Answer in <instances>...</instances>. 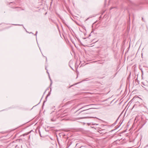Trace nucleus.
Segmentation results:
<instances>
[{
	"instance_id": "1",
	"label": "nucleus",
	"mask_w": 148,
	"mask_h": 148,
	"mask_svg": "<svg viewBox=\"0 0 148 148\" xmlns=\"http://www.w3.org/2000/svg\"><path fill=\"white\" fill-rule=\"evenodd\" d=\"M95 108H90L88 109L83 110L82 112H84L83 113V114H91L94 112V109Z\"/></svg>"
},
{
	"instance_id": "2",
	"label": "nucleus",
	"mask_w": 148,
	"mask_h": 148,
	"mask_svg": "<svg viewBox=\"0 0 148 148\" xmlns=\"http://www.w3.org/2000/svg\"><path fill=\"white\" fill-rule=\"evenodd\" d=\"M56 117H53V118H52L51 119V121H54L56 120Z\"/></svg>"
},
{
	"instance_id": "3",
	"label": "nucleus",
	"mask_w": 148,
	"mask_h": 148,
	"mask_svg": "<svg viewBox=\"0 0 148 148\" xmlns=\"http://www.w3.org/2000/svg\"><path fill=\"white\" fill-rule=\"evenodd\" d=\"M47 73L48 74H49V79H50V81H51V84H50V85H51V84H52V82L51 80V78H50V76H49V73L47 71Z\"/></svg>"
},
{
	"instance_id": "4",
	"label": "nucleus",
	"mask_w": 148,
	"mask_h": 148,
	"mask_svg": "<svg viewBox=\"0 0 148 148\" xmlns=\"http://www.w3.org/2000/svg\"><path fill=\"white\" fill-rule=\"evenodd\" d=\"M88 105L85 106H84V107H82V108H80V109H79V110H80V109H82V108H83L84 107H85V106H91V105Z\"/></svg>"
},
{
	"instance_id": "5",
	"label": "nucleus",
	"mask_w": 148,
	"mask_h": 148,
	"mask_svg": "<svg viewBox=\"0 0 148 148\" xmlns=\"http://www.w3.org/2000/svg\"><path fill=\"white\" fill-rule=\"evenodd\" d=\"M37 33H38V32L37 31L36 32V33L35 34V35L36 36Z\"/></svg>"
},
{
	"instance_id": "6",
	"label": "nucleus",
	"mask_w": 148,
	"mask_h": 148,
	"mask_svg": "<svg viewBox=\"0 0 148 148\" xmlns=\"http://www.w3.org/2000/svg\"><path fill=\"white\" fill-rule=\"evenodd\" d=\"M114 8H114L111 7V8H110V10H111L112 9Z\"/></svg>"
},
{
	"instance_id": "7",
	"label": "nucleus",
	"mask_w": 148,
	"mask_h": 148,
	"mask_svg": "<svg viewBox=\"0 0 148 148\" xmlns=\"http://www.w3.org/2000/svg\"><path fill=\"white\" fill-rule=\"evenodd\" d=\"M14 25H17V24H14Z\"/></svg>"
},
{
	"instance_id": "8",
	"label": "nucleus",
	"mask_w": 148,
	"mask_h": 148,
	"mask_svg": "<svg viewBox=\"0 0 148 148\" xmlns=\"http://www.w3.org/2000/svg\"><path fill=\"white\" fill-rule=\"evenodd\" d=\"M131 3H132V4H134L133 2H132L131 1Z\"/></svg>"
},
{
	"instance_id": "9",
	"label": "nucleus",
	"mask_w": 148,
	"mask_h": 148,
	"mask_svg": "<svg viewBox=\"0 0 148 148\" xmlns=\"http://www.w3.org/2000/svg\"><path fill=\"white\" fill-rule=\"evenodd\" d=\"M142 20H143V18H142Z\"/></svg>"
},
{
	"instance_id": "10",
	"label": "nucleus",
	"mask_w": 148,
	"mask_h": 148,
	"mask_svg": "<svg viewBox=\"0 0 148 148\" xmlns=\"http://www.w3.org/2000/svg\"><path fill=\"white\" fill-rule=\"evenodd\" d=\"M47 96H47V97H46V98H47Z\"/></svg>"
}]
</instances>
